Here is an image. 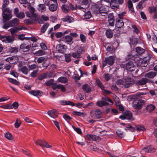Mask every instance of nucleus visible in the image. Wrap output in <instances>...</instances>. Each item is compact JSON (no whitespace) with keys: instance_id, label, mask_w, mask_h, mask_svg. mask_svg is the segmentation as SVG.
<instances>
[{"instance_id":"obj_1","label":"nucleus","mask_w":157,"mask_h":157,"mask_svg":"<svg viewBox=\"0 0 157 157\" xmlns=\"http://www.w3.org/2000/svg\"><path fill=\"white\" fill-rule=\"evenodd\" d=\"M90 115L92 118L96 119L101 118L103 116L101 111L98 109L91 110L90 112Z\"/></svg>"},{"instance_id":"obj_2","label":"nucleus","mask_w":157,"mask_h":157,"mask_svg":"<svg viewBox=\"0 0 157 157\" xmlns=\"http://www.w3.org/2000/svg\"><path fill=\"white\" fill-rule=\"evenodd\" d=\"M115 63V58L114 56H110L108 57H105L104 62H102V68L103 69L107 64L112 66Z\"/></svg>"},{"instance_id":"obj_3","label":"nucleus","mask_w":157,"mask_h":157,"mask_svg":"<svg viewBox=\"0 0 157 157\" xmlns=\"http://www.w3.org/2000/svg\"><path fill=\"white\" fill-rule=\"evenodd\" d=\"M31 50V44L27 42H24L20 46V50L23 52L29 53V51Z\"/></svg>"},{"instance_id":"obj_4","label":"nucleus","mask_w":157,"mask_h":157,"mask_svg":"<svg viewBox=\"0 0 157 157\" xmlns=\"http://www.w3.org/2000/svg\"><path fill=\"white\" fill-rule=\"evenodd\" d=\"M124 2V0H111L110 5L112 9L117 10L119 8V4L122 5Z\"/></svg>"},{"instance_id":"obj_5","label":"nucleus","mask_w":157,"mask_h":157,"mask_svg":"<svg viewBox=\"0 0 157 157\" xmlns=\"http://www.w3.org/2000/svg\"><path fill=\"white\" fill-rule=\"evenodd\" d=\"M96 85L99 87L103 91V93L105 94H113L110 91L105 89V86L101 82L99 78H97L95 81Z\"/></svg>"},{"instance_id":"obj_6","label":"nucleus","mask_w":157,"mask_h":157,"mask_svg":"<svg viewBox=\"0 0 157 157\" xmlns=\"http://www.w3.org/2000/svg\"><path fill=\"white\" fill-rule=\"evenodd\" d=\"M146 101L142 99H139L138 101L133 102L132 103L133 107L135 109L140 110L143 108V105L145 104Z\"/></svg>"},{"instance_id":"obj_7","label":"nucleus","mask_w":157,"mask_h":157,"mask_svg":"<svg viewBox=\"0 0 157 157\" xmlns=\"http://www.w3.org/2000/svg\"><path fill=\"white\" fill-rule=\"evenodd\" d=\"M124 87L125 88H128L132 86L135 83V81L133 78L127 77L124 79Z\"/></svg>"},{"instance_id":"obj_8","label":"nucleus","mask_w":157,"mask_h":157,"mask_svg":"<svg viewBox=\"0 0 157 157\" xmlns=\"http://www.w3.org/2000/svg\"><path fill=\"white\" fill-rule=\"evenodd\" d=\"M134 67L135 66L133 62L132 61H130L124 64L123 67L125 68L127 70L132 72L135 70V69H133L134 68Z\"/></svg>"},{"instance_id":"obj_9","label":"nucleus","mask_w":157,"mask_h":157,"mask_svg":"<svg viewBox=\"0 0 157 157\" xmlns=\"http://www.w3.org/2000/svg\"><path fill=\"white\" fill-rule=\"evenodd\" d=\"M36 144L40 145L41 147H46L48 148H50L52 146L48 144L44 140H38L36 142Z\"/></svg>"},{"instance_id":"obj_10","label":"nucleus","mask_w":157,"mask_h":157,"mask_svg":"<svg viewBox=\"0 0 157 157\" xmlns=\"http://www.w3.org/2000/svg\"><path fill=\"white\" fill-rule=\"evenodd\" d=\"M65 45L59 44L56 45V49L59 53L63 54L65 51Z\"/></svg>"},{"instance_id":"obj_11","label":"nucleus","mask_w":157,"mask_h":157,"mask_svg":"<svg viewBox=\"0 0 157 157\" xmlns=\"http://www.w3.org/2000/svg\"><path fill=\"white\" fill-rule=\"evenodd\" d=\"M142 150L146 153H153L155 151V149L151 145L145 147Z\"/></svg>"},{"instance_id":"obj_12","label":"nucleus","mask_w":157,"mask_h":157,"mask_svg":"<svg viewBox=\"0 0 157 157\" xmlns=\"http://www.w3.org/2000/svg\"><path fill=\"white\" fill-rule=\"evenodd\" d=\"M47 113L51 117L53 118H55L58 117V112L56 109L49 110L48 111Z\"/></svg>"},{"instance_id":"obj_13","label":"nucleus","mask_w":157,"mask_h":157,"mask_svg":"<svg viewBox=\"0 0 157 157\" xmlns=\"http://www.w3.org/2000/svg\"><path fill=\"white\" fill-rule=\"evenodd\" d=\"M124 113L126 117V119L131 121H133L135 120V118L133 116L132 113L131 111H127L125 112Z\"/></svg>"},{"instance_id":"obj_14","label":"nucleus","mask_w":157,"mask_h":157,"mask_svg":"<svg viewBox=\"0 0 157 157\" xmlns=\"http://www.w3.org/2000/svg\"><path fill=\"white\" fill-rule=\"evenodd\" d=\"M59 103L63 105H69L72 106H75L76 104L70 101L61 100L59 101Z\"/></svg>"},{"instance_id":"obj_15","label":"nucleus","mask_w":157,"mask_h":157,"mask_svg":"<svg viewBox=\"0 0 157 157\" xmlns=\"http://www.w3.org/2000/svg\"><path fill=\"white\" fill-rule=\"evenodd\" d=\"M124 25L123 21L121 19H120L119 18H117L116 20L115 26L116 27L121 28Z\"/></svg>"},{"instance_id":"obj_16","label":"nucleus","mask_w":157,"mask_h":157,"mask_svg":"<svg viewBox=\"0 0 157 157\" xmlns=\"http://www.w3.org/2000/svg\"><path fill=\"white\" fill-rule=\"evenodd\" d=\"M29 93L35 96H41L43 94L42 91L40 90H31L29 91Z\"/></svg>"},{"instance_id":"obj_17","label":"nucleus","mask_w":157,"mask_h":157,"mask_svg":"<svg viewBox=\"0 0 157 157\" xmlns=\"http://www.w3.org/2000/svg\"><path fill=\"white\" fill-rule=\"evenodd\" d=\"M82 88L83 90L87 93H90L91 91V89L87 84H85L82 86Z\"/></svg>"},{"instance_id":"obj_18","label":"nucleus","mask_w":157,"mask_h":157,"mask_svg":"<svg viewBox=\"0 0 157 157\" xmlns=\"http://www.w3.org/2000/svg\"><path fill=\"white\" fill-rule=\"evenodd\" d=\"M62 20L64 22H67L68 23H72L74 21V18L69 15H67L65 17L62 18Z\"/></svg>"},{"instance_id":"obj_19","label":"nucleus","mask_w":157,"mask_h":157,"mask_svg":"<svg viewBox=\"0 0 157 157\" xmlns=\"http://www.w3.org/2000/svg\"><path fill=\"white\" fill-rule=\"evenodd\" d=\"M147 78H142L141 80L137 81L136 82V84L138 86H142L145 85L147 83Z\"/></svg>"},{"instance_id":"obj_20","label":"nucleus","mask_w":157,"mask_h":157,"mask_svg":"<svg viewBox=\"0 0 157 157\" xmlns=\"http://www.w3.org/2000/svg\"><path fill=\"white\" fill-rule=\"evenodd\" d=\"M156 74L155 72L149 71L145 74V77L146 78H153L156 76Z\"/></svg>"},{"instance_id":"obj_21","label":"nucleus","mask_w":157,"mask_h":157,"mask_svg":"<svg viewBox=\"0 0 157 157\" xmlns=\"http://www.w3.org/2000/svg\"><path fill=\"white\" fill-rule=\"evenodd\" d=\"M2 15L4 22H6L9 21L12 17L11 14H7L6 13H3L2 14Z\"/></svg>"},{"instance_id":"obj_22","label":"nucleus","mask_w":157,"mask_h":157,"mask_svg":"<svg viewBox=\"0 0 157 157\" xmlns=\"http://www.w3.org/2000/svg\"><path fill=\"white\" fill-rule=\"evenodd\" d=\"M109 104V103L105 101L98 100L97 102L96 105L99 107H102L104 106H106Z\"/></svg>"},{"instance_id":"obj_23","label":"nucleus","mask_w":157,"mask_h":157,"mask_svg":"<svg viewBox=\"0 0 157 157\" xmlns=\"http://www.w3.org/2000/svg\"><path fill=\"white\" fill-rule=\"evenodd\" d=\"M58 7V4H51L49 6V10L52 12H54L57 10Z\"/></svg>"},{"instance_id":"obj_24","label":"nucleus","mask_w":157,"mask_h":157,"mask_svg":"<svg viewBox=\"0 0 157 157\" xmlns=\"http://www.w3.org/2000/svg\"><path fill=\"white\" fill-rule=\"evenodd\" d=\"M151 58L149 56H147L141 60V63L142 64H148Z\"/></svg>"},{"instance_id":"obj_25","label":"nucleus","mask_w":157,"mask_h":157,"mask_svg":"<svg viewBox=\"0 0 157 157\" xmlns=\"http://www.w3.org/2000/svg\"><path fill=\"white\" fill-rule=\"evenodd\" d=\"M36 21V20L34 19L30 18L25 19L24 20V22L26 24L30 25L33 24V23H34Z\"/></svg>"},{"instance_id":"obj_26","label":"nucleus","mask_w":157,"mask_h":157,"mask_svg":"<svg viewBox=\"0 0 157 157\" xmlns=\"http://www.w3.org/2000/svg\"><path fill=\"white\" fill-rule=\"evenodd\" d=\"M86 138L90 140L96 141L97 137L96 136L92 134H87L86 136Z\"/></svg>"},{"instance_id":"obj_27","label":"nucleus","mask_w":157,"mask_h":157,"mask_svg":"<svg viewBox=\"0 0 157 157\" xmlns=\"http://www.w3.org/2000/svg\"><path fill=\"white\" fill-rule=\"evenodd\" d=\"M155 108V106L152 104L148 105L146 108L147 110L149 113L152 112Z\"/></svg>"},{"instance_id":"obj_28","label":"nucleus","mask_w":157,"mask_h":157,"mask_svg":"<svg viewBox=\"0 0 157 157\" xmlns=\"http://www.w3.org/2000/svg\"><path fill=\"white\" fill-rule=\"evenodd\" d=\"M105 34L108 38H112L113 35V32L112 30L110 29H107L105 32Z\"/></svg>"},{"instance_id":"obj_29","label":"nucleus","mask_w":157,"mask_h":157,"mask_svg":"<svg viewBox=\"0 0 157 157\" xmlns=\"http://www.w3.org/2000/svg\"><path fill=\"white\" fill-rule=\"evenodd\" d=\"M147 1V0H141L137 5V9H142L145 6V5L143 6V4Z\"/></svg>"},{"instance_id":"obj_30","label":"nucleus","mask_w":157,"mask_h":157,"mask_svg":"<svg viewBox=\"0 0 157 157\" xmlns=\"http://www.w3.org/2000/svg\"><path fill=\"white\" fill-rule=\"evenodd\" d=\"M130 43L132 45H136L138 43V40L137 38L132 37L130 38Z\"/></svg>"},{"instance_id":"obj_31","label":"nucleus","mask_w":157,"mask_h":157,"mask_svg":"<svg viewBox=\"0 0 157 157\" xmlns=\"http://www.w3.org/2000/svg\"><path fill=\"white\" fill-rule=\"evenodd\" d=\"M49 26V24L47 22L44 24L41 28L40 32L42 33H44Z\"/></svg>"},{"instance_id":"obj_32","label":"nucleus","mask_w":157,"mask_h":157,"mask_svg":"<svg viewBox=\"0 0 157 157\" xmlns=\"http://www.w3.org/2000/svg\"><path fill=\"white\" fill-rule=\"evenodd\" d=\"M136 51L137 53L140 55L144 53L145 52L144 49L140 47H137L136 49Z\"/></svg>"},{"instance_id":"obj_33","label":"nucleus","mask_w":157,"mask_h":157,"mask_svg":"<svg viewBox=\"0 0 157 157\" xmlns=\"http://www.w3.org/2000/svg\"><path fill=\"white\" fill-rule=\"evenodd\" d=\"M66 43L69 44L71 43L73 40V38L70 35H66L64 37Z\"/></svg>"},{"instance_id":"obj_34","label":"nucleus","mask_w":157,"mask_h":157,"mask_svg":"<svg viewBox=\"0 0 157 157\" xmlns=\"http://www.w3.org/2000/svg\"><path fill=\"white\" fill-rule=\"evenodd\" d=\"M58 80L59 82L64 83H66L68 82L67 78L63 76L59 77L58 79Z\"/></svg>"},{"instance_id":"obj_35","label":"nucleus","mask_w":157,"mask_h":157,"mask_svg":"<svg viewBox=\"0 0 157 157\" xmlns=\"http://www.w3.org/2000/svg\"><path fill=\"white\" fill-rule=\"evenodd\" d=\"M2 13H5V12H7L8 14H11V12L8 8L6 7V6L5 7L2 6Z\"/></svg>"},{"instance_id":"obj_36","label":"nucleus","mask_w":157,"mask_h":157,"mask_svg":"<svg viewBox=\"0 0 157 157\" xmlns=\"http://www.w3.org/2000/svg\"><path fill=\"white\" fill-rule=\"evenodd\" d=\"M136 130L139 131H145L146 130V128L144 126H141L139 125H136L135 126Z\"/></svg>"},{"instance_id":"obj_37","label":"nucleus","mask_w":157,"mask_h":157,"mask_svg":"<svg viewBox=\"0 0 157 157\" xmlns=\"http://www.w3.org/2000/svg\"><path fill=\"white\" fill-rule=\"evenodd\" d=\"M61 8L62 10L64 13H67L69 12V10L68 7L65 5H62Z\"/></svg>"},{"instance_id":"obj_38","label":"nucleus","mask_w":157,"mask_h":157,"mask_svg":"<svg viewBox=\"0 0 157 157\" xmlns=\"http://www.w3.org/2000/svg\"><path fill=\"white\" fill-rule=\"evenodd\" d=\"M92 16V15L90 11H88L85 13L84 18L86 19H88L90 18Z\"/></svg>"},{"instance_id":"obj_39","label":"nucleus","mask_w":157,"mask_h":157,"mask_svg":"<svg viewBox=\"0 0 157 157\" xmlns=\"http://www.w3.org/2000/svg\"><path fill=\"white\" fill-rule=\"evenodd\" d=\"M21 70L22 72L25 75L27 74L29 71L28 68L25 66H23Z\"/></svg>"},{"instance_id":"obj_40","label":"nucleus","mask_w":157,"mask_h":157,"mask_svg":"<svg viewBox=\"0 0 157 157\" xmlns=\"http://www.w3.org/2000/svg\"><path fill=\"white\" fill-rule=\"evenodd\" d=\"M65 58L66 61L67 63L71 62V60L70 54H66L65 55Z\"/></svg>"},{"instance_id":"obj_41","label":"nucleus","mask_w":157,"mask_h":157,"mask_svg":"<svg viewBox=\"0 0 157 157\" xmlns=\"http://www.w3.org/2000/svg\"><path fill=\"white\" fill-rule=\"evenodd\" d=\"M10 23L12 27L13 26L17 24L19 22V20L17 18H15L13 20L10 21Z\"/></svg>"},{"instance_id":"obj_42","label":"nucleus","mask_w":157,"mask_h":157,"mask_svg":"<svg viewBox=\"0 0 157 157\" xmlns=\"http://www.w3.org/2000/svg\"><path fill=\"white\" fill-rule=\"evenodd\" d=\"M5 136L6 138L9 140H12L13 138L12 135L9 132H6L5 134Z\"/></svg>"},{"instance_id":"obj_43","label":"nucleus","mask_w":157,"mask_h":157,"mask_svg":"<svg viewBox=\"0 0 157 157\" xmlns=\"http://www.w3.org/2000/svg\"><path fill=\"white\" fill-rule=\"evenodd\" d=\"M131 27L132 28L134 29L133 31L136 33L138 34L140 32V30L139 29L136 27V25H132Z\"/></svg>"},{"instance_id":"obj_44","label":"nucleus","mask_w":157,"mask_h":157,"mask_svg":"<svg viewBox=\"0 0 157 157\" xmlns=\"http://www.w3.org/2000/svg\"><path fill=\"white\" fill-rule=\"evenodd\" d=\"M63 117L66 121H71L72 119V118L66 113H64L63 114Z\"/></svg>"},{"instance_id":"obj_45","label":"nucleus","mask_w":157,"mask_h":157,"mask_svg":"<svg viewBox=\"0 0 157 157\" xmlns=\"http://www.w3.org/2000/svg\"><path fill=\"white\" fill-rule=\"evenodd\" d=\"M35 54L36 56H41L45 55V52L42 50H40L36 52Z\"/></svg>"},{"instance_id":"obj_46","label":"nucleus","mask_w":157,"mask_h":157,"mask_svg":"<svg viewBox=\"0 0 157 157\" xmlns=\"http://www.w3.org/2000/svg\"><path fill=\"white\" fill-rule=\"evenodd\" d=\"M72 114L74 115L80 117H83L84 116L83 113H81L78 111H73L72 113Z\"/></svg>"},{"instance_id":"obj_47","label":"nucleus","mask_w":157,"mask_h":157,"mask_svg":"<svg viewBox=\"0 0 157 157\" xmlns=\"http://www.w3.org/2000/svg\"><path fill=\"white\" fill-rule=\"evenodd\" d=\"M84 52V48L81 46L78 47L77 50V52L80 55L83 53Z\"/></svg>"},{"instance_id":"obj_48","label":"nucleus","mask_w":157,"mask_h":157,"mask_svg":"<svg viewBox=\"0 0 157 157\" xmlns=\"http://www.w3.org/2000/svg\"><path fill=\"white\" fill-rule=\"evenodd\" d=\"M128 126L126 127V128L124 129L125 130H129L131 131L132 132H134L135 131L136 129L135 128L131 125L130 124H128L127 125Z\"/></svg>"},{"instance_id":"obj_49","label":"nucleus","mask_w":157,"mask_h":157,"mask_svg":"<svg viewBox=\"0 0 157 157\" xmlns=\"http://www.w3.org/2000/svg\"><path fill=\"white\" fill-rule=\"evenodd\" d=\"M108 154L112 157H118L119 156V154L117 153L116 151H113L111 153L108 152Z\"/></svg>"},{"instance_id":"obj_50","label":"nucleus","mask_w":157,"mask_h":157,"mask_svg":"<svg viewBox=\"0 0 157 157\" xmlns=\"http://www.w3.org/2000/svg\"><path fill=\"white\" fill-rule=\"evenodd\" d=\"M71 56L75 58H80L82 57L81 55L79 54L77 52L72 53L71 55Z\"/></svg>"},{"instance_id":"obj_51","label":"nucleus","mask_w":157,"mask_h":157,"mask_svg":"<svg viewBox=\"0 0 157 157\" xmlns=\"http://www.w3.org/2000/svg\"><path fill=\"white\" fill-rule=\"evenodd\" d=\"M72 127L73 129L78 134H82V132L81 129L78 127H76L75 126L73 125Z\"/></svg>"},{"instance_id":"obj_52","label":"nucleus","mask_w":157,"mask_h":157,"mask_svg":"<svg viewBox=\"0 0 157 157\" xmlns=\"http://www.w3.org/2000/svg\"><path fill=\"white\" fill-rule=\"evenodd\" d=\"M21 123V121L18 119H17L14 124L15 127L16 128H18L20 126Z\"/></svg>"},{"instance_id":"obj_53","label":"nucleus","mask_w":157,"mask_h":157,"mask_svg":"<svg viewBox=\"0 0 157 157\" xmlns=\"http://www.w3.org/2000/svg\"><path fill=\"white\" fill-rule=\"evenodd\" d=\"M10 50L11 53H17L18 52V49L17 47H11Z\"/></svg>"},{"instance_id":"obj_54","label":"nucleus","mask_w":157,"mask_h":157,"mask_svg":"<svg viewBox=\"0 0 157 157\" xmlns=\"http://www.w3.org/2000/svg\"><path fill=\"white\" fill-rule=\"evenodd\" d=\"M80 37L81 41L83 43H85L86 41V36L82 34H80Z\"/></svg>"},{"instance_id":"obj_55","label":"nucleus","mask_w":157,"mask_h":157,"mask_svg":"<svg viewBox=\"0 0 157 157\" xmlns=\"http://www.w3.org/2000/svg\"><path fill=\"white\" fill-rule=\"evenodd\" d=\"M16 16L19 19H22L25 17V15L23 12H20L16 14Z\"/></svg>"},{"instance_id":"obj_56","label":"nucleus","mask_w":157,"mask_h":157,"mask_svg":"<svg viewBox=\"0 0 157 157\" xmlns=\"http://www.w3.org/2000/svg\"><path fill=\"white\" fill-rule=\"evenodd\" d=\"M0 107L4 109H12L11 105L10 104H7L5 105H3L0 106Z\"/></svg>"},{"instance_id":"obj_57","label":"nucleus","mask_w":157,"mask_h":157,"mask_svg":"<svg viewBox=\"0 0 157 157\" xmlns=\"http://www.w3.org/2000/svg\"><path fill=\"white\" fill-rule=\"evenodd\" d=\"M6 40L8 43H10L14 40V37L11 36H6L5 38Z\"/></svg>"},{"instance_id":"obj_58","label":"nucleus","mask_w":157,"mask_h":157,"mask_svg":"<svg viewBox=\"0 0 157 157\" xmlns=\"http://www.w3.org/2000/svg\"><path fill=\"white\" fill-rule=\"evenodd\" d=\"M8 81L16 85H18V82L15 79L12 78H9Z\"/></svg>"},{"instance_id":"obj_59","label":"nucleus","mask_w":157,"mask_h":157,"mask_svg":"<svg viewBox=\"0 0 157 157\" xmlns=\"http://www.w3.org/2000/svg\"><path fill=\"white\" fill-rule=\"evenodd\" d=\"M140 95H133L131 97V99L134 100V102L137 101L139 99V98Z\"/></svg>"},{"instance_id":"obj_60","label":"nucleus","mask_w":157,"mask_h":157,"mask_svg":"<svg viewBox=\"0 0 157 157\" xmlns=\"http://www.w3.org/2000/svg\"><path fill=\"white\" fill-rule=\"evenodd\" d=\"M38 78L40 80H42L45 78H46V73H44L41 74L39 75Z\"/></svg>"},{"instance_id":"obj_61","label":"nucleus","mask_w":157,"mask_h":157,"mask_svg":"<svg viewBox=\"0 0 157 157\" xmlns=\"http://www.w3.org/2000/svg\"><path fill=\"white\" fill-rule=\"evenodd\" d=\"M54 80L53 79H50L46 82L47 86H50L54 83Z\"/></svg>"},{"instance_id":"obj_62","label":"nucleus","mask_w":157,"mask_h":157,"mask_svg":"<svg viewBox=\"0 0 157 157\" xmlns=\"http://www.w3.org/2000/svg\"><path fill=\"white\" fill-rule=\"evenodd\" d=\"M149 12L150 13H154L156 11V8L155 6L150 7L148 8Z\"/></svg>"},{"instance_id":"obj_63","label":"nucleus","mask_w":157,"mask_h":157,"mask_svg":"<svg viewBox=\"0 0 157 157\" xmlns=\"http://www.w3.org/2000/svg\"><path fill=\"white\" fill-rule=\"evenodd\" d=\"M56 87L58 89H60L63 92H64L66 91V88L63 85H56Z\"/></svg>"},{"instance_id":"obj_64","label":"nucleus","mask_w":157,"mask_h":157,"mask_svg":"<svg viewBox=\"0 0 157 157\" xmlns=\"http://www.w3.org/2000/svg\"><path fill=\"white\" fill-rule=\"evenodd\" d=\"M111 75L108 73L104 74V79L105 81L107 82L110 80L111 78Z\"/></svg>"}]
</instances>
